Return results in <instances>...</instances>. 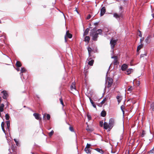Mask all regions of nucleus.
Wrapping results in <instances>:
<instances>
[{
    "instance_id": "1",
    "label": "nucleus",
    "mask_w": 154,
    "mask_h": 154,
    "mask_svg": "<svg viewBox=\"0 0 154 154\" xmlns=\"http://www.w3.org/2000/svg\"><path fill=\"white\" fill-rule=\"evenodd\" d=\"M102 32V30L100 29H98L96 31L95 28L93 29L91 31L90 35L91 36L94 40H97L98 37V35L101 34Z\"/></svg>"
},
{
    "instance_id": "2",
    "label": "nucleus",
    "mask_w": 154,
    "mask_h": 154,
    "mask_svg": "<svg viewBox=\"0 0 154 154\" xmlns=\"http://www.w3.org/2000/svg\"><path fill=\"white\" fill-rule=\"evenodd\" d=\"M106 84L107 87L109 88L111 86L113 83V80L112 78H107L106 79Z\"/></svg>"
},
{
    "instance_id": "3",
    "label": "nucleus",
    "mask_w": 154,
    "mask_h": 154,
    "mask_svg": "<svg viewBox=\"0 0 154 154\" xmlns=\"http://www.w3.org/2000/svg\"><path fill=\"white\" fill-rule=\"evenodd\" d=\"M113 17L117 20H119L121 18L123 17V15L122 13H119V14L115 13L113 14Z\"/></svg>"
},
{
    "instance_id": "4",
    "label": "nucleus",
    "mask_w": 154,
    "mask_h": 154,
    "mask_svg": "<svg viewBox=\"0 0 154 154\" xmlns=\"http://www.w3.org/2000/svg\"><path fill=\"white\" fill-rule=\"evenodd\" d=\"M117 40L112 39L110 41V44L111 45V48L112 50L114 49V46L116 43Z\"/></svg>"
},
{
    "instance_id": "5",
    "label": "nucleus",
    "mask_w": 154,
    "mask_h": 154,
    "mask_svg": "<svg viewBox=\"0 0 154 154\" xmlns=\"http://www.w3.org/2000/svg\"><path fill=\"white\" fill-rule=\"evenodd\" d=\"M114 123V121L113 119H111L109 121V129H111L113 127Z\"/></svg>"
},
{
    "instance_id": "6",
    "label": "nucleus",
    "mask_w": 154,
    "mask_h": 154,
    "mask_svg": "<svg viewBox=\"0 0 154 154\" xmlns=\"http://www.w3.org/2000/svg\"><path fill=\"white\" fill-rule=\"evenodd\" d=\"M67 37L68 38H72V35L71 34L69 33V31H68L66 32V35L65 36V40L66 42H67Z\"/></svg>"
},
{
    "instance_id": "7",
    "label": "nucleus",
    "mask_w": 154,
    "mask_h": 154,
    "mask_svg": "<svg viewBox=\"0 0 154 154\" xmlns=\"http://www.w3.org/2000/svg\"><path fill=\"white\" fill-rule=\"evenodd\" d=\"M2 93L3 94V98L4 99H6L8 96V94L6 91H3L2 92Z\"/></svg>"
},
{
    "instance_id": "8",
    "label": "nucleus",
    "mask_w": 154,
    "mask_h": 154,
    "mask_svg": "<svg viewBox=\"0 0 154 154\" xmlns=\"http://www.w3.org/2000/svg\"><path fill=\"white\" fill-rule=\"evenodd\" d=\"M104 128L105 129L107 130L108 129H109V124L106 122H104L103 124Z\"/></svg>"
},
{
    "instance_id": "9",
    "label": "nucleus",
    "mask_w": 154,
    "mask_h": 154,
    "mask_svg": "<svg viewBox=\"0 0 154 154\" xmlns=\"http://www.w3.org/2000/svg\"><path fill=\"white\" fill-rule=\"evenodd\" d=\"M106 12V10L105 8L103 7L100 10V16H102Z\"/></svg>"
},
{
    "instance_id": "10",
    "label": "nucleus",
    "mask_w": 154,
    "mask_h": 154,
    "mask_svg": "<svg viewBox=\"0 0 154 154\" xmlns=\"http://www.w3.org/2000/svg\"><path fill=\"white\" fill-rule=\"evenodd\" d=\"M75 82H72V85L71 86V88L72 91L73 90H75L77 92V91L76 90V88L75 86Z\"/></svg>"
},
{
    "instance_id": "11",
    "label": "nucleus",
    "mask_w": 154,
    "mask_h": 154,
    "mask_svg": "<svg viewBox=\"0 0 154 154\" xmlns=\"http://www.w3.org/2000/svg\"><path fill=\"white\" fill-rule=\"evenodd\" d=\"M128 68V66L126 64H123L122 65L121 67L122 69V70L124 71Z\"/></svg>"
},
{
    "instance_id": "12",
    "label": "nucleus",
    "mask_w": 154,
    "mask_h": 154,
    "mask_svg": "<svg viewBox=\"0 0 154 154\" xmlns=\"http://www.w3.org/2000/svg\"><path fill=\"white\" fill-rule=\"evenodd\" d=\"M33 116L36 119L38 120L40 119V118L39 114L38 113H34L33 114Z\"/></svg>"
},
{
    "instance_id": "13",
    "label": "nucleus",
    "mask_w": 154,
    "mask_h": 154,
    "mask_svg": "<svg viewBox=\"0 0 154 154\" xmlns=\"http://www.w3.org/2000/svg\"><path fill=\"white\" fill-rule=\"evenodd\" d=\"M133 71V70L131 69H129L125 72V73L127 75H129L131 74Z\"/></svg>"
},
{
    "instance_id": "14",
    "label": "nucleus",
    "mask_w": 154,
    "mask_h": 154,
    "mask_svg": "<svg viewBox=\"0 0 154 154\" xmlns=\"http://www.w3.org/2000/svg\"><path fill=\"white\" fill-rule=\"evenodd\" d=\"M97 151L101 153L102 154H103L104 153V151L102 149L99 148H97L95 149Z\"/></svg>"
},
{
    "instance_id": "15",
    "label": "nucleus",
    "mask_w": 154,
    "mask_h": 154,
    "mask_svg": "<svg viewBox=\"0 0 154 154\" xmlns=\"http://www.w3.org/2000/svg\"><path fill=\"white\" fill-rule=\"evenodd\" d=\"M151 38V35L148 36L145 39V42L147 43H148L149 42V39Z\"/></svg>"
},
{
    "instance_id": "16",
    "label": "nucleus",
    "mask_w": 154,
    "mask_h": 154,
    "mask_svg": "<svg viewBox=\"0 0 154 154\" xmlns=\"http://www.w3.org/2000/svg\"><path fill=\"white\" fill-rule=\"evenodd\" d=\"M4 105L3 103L1 104L0 106V112H2L4 110Z\"/></svg>"
},
{
    "instance_id": "17",
    "label": "nucleus",
    "mask_w": 154,
    "mask_h": 154,
    "mask_svg": "<svg viewBox=\"0 0 154 154\" xmlns=\"http://www.w3.org/2000/svg\"><path fill=\"white\" fill-rule=\"evenodd\" d=\"M85 151L87 153H91V151L89 148H85Z\"/></svg>"
},
{
    "instance_id": "18",
    "label": "nucleus",
    "mask_w": 154,
    "mask_h": 154,
    "mask_svg": "<svg viewBox=\"0 0 154 154\" xmlns=\"http://www.w3.org/2000/svg\"><path fill=\"white\" fill-rule=\"evenodd\" d=\"M101 116L102 117H104L106 115V112L105 111H103L101 113Z\"/></svg>"
},
{
    "instance_id": "19",
    "label": "nucleus",
    "mask_w": 154,
    "mask_h": 154,
    "mask_svg": "<svg viewBox=\"0 0 154 154\" xmlns=\"http://www.w3.org/2000/svg\"><path fill=\"white\" fill-rule=\"evenodd\" d=\"M143 45L142 44H141L139 45L137 48V51H139L142 48H143Z\"/></svg>"
},
{
    "instance_id": "20",
    "label": "nucleus",
    "mask_w": 154,
    "mask_h": 154,
    "mask_svg": "<svg viewBox=\"0 0 154 154\" xmlns=\"http://www.w3.org/2000/svg\"><path fill=\"white\" fill-rule=\"evenodd\" d=\"M89 31V29L88 28H87L85 31L84 33V35L85 36L87 35Z\"/></svg>"
},
{
    "instance_id": "21",
    "label": "nucleus",
    "mask_w": 154,
    "mask_h": 154,
    "mask_svg": "<svg viewBox=\"0 0 154 154\" xmlns=\"http://www.w3.org/2000/svg\"><path fill=\"white\" fill-rule=\"evenodd\" d=\"M1 126L2 130L5 133V130L4 128V123L3 122H2V123Z\"/></svg>"
},
{
    "instance_id": "22",
    "label": "nucleus",
    "mask_w": 154,
    "mask_h": 154,
    "mask_svg": "<svg viewBox=\"0 0 154 154\" xmlns=\"http://www.w3.org/2000/svg\"><path fill=\"white\" fill-rule=\"evenodd\" d=\"M88 51L89 55V56H91V52L92 51V49H91V48L88 47Z\"/></svg>"
},
{
    "instance_id": "23",
    "label": "nucleus",
    "mask_w": 154,
    "mask_h": 154,
    "mask_svg": "<svg viewBox=\"0 0 154 154\" xmlns=\"http://www.w3.org/2000/svg\"><path fill=\"white\" fill-rule=\"evenodd\" d=\"M94 62V60H90L89 61L88 64L90 66H92L93 65V63Z\"/></svg>"
},
{
    "instance_id": "24",
    "label": "nucleus",
    "mask_w": 154,
    "mask_h": 154,
    "mask_svg": "<svg viewBox=\"0 0 154 154\" xmlns=\"http://www.w3.org/2000/svg\"><path fill=\"white\" fill-rule=\"evenodd\" d=\"M16 66L18 67H20L22 65L20 62L19 61H17L16 63Z\"/></svg>"
},
{
    "instance_id": "25",
    "label": "nucleus",
    "mask_w": 154,
    "mask_h": 154,
    "mask_svg": "<svg viewBox=\"0 0 154 154\" xmlns=\"http://www.w3.org/2000/svg\"><path fill=\"white\" fill-rule=\"evenodd\" d=\"M90 38L89 36H86L85 37V42H89L90 40Z\"/></svg>"
},
{
    "instance_id": "26",
    "label": "nucleus",
    "mask_w": 154,
    "mask_h": 154,
    "mask_svg": "<svg viewBox=\"0 0 154 154\" xmlns=\"http://www.w3.org/2000/svg\"><path fill=\"white\" fill-rule=\"evenodd\" d=\"M151 108L152 109V110H154V103H152L151 104Z\"/></svg>"
},
{
    "instance_id": "27",
    "label": "nucleus",
    "mask_w": 154,
    "mask_h": 154,
    "mask_svg": "<svg viewBox=\"0 0 154 154\" xmlns=\"http://www.w3.org/2000/svg\"><path fill=\"white\" fill-rule=\"evenodd\" d=\"M116 98L118 100V103H119L121 101V97L119 96H117L116 97Z\"/></svg>"
},
{
    "instance_id": "28",
    "label": "nucleus",
    "mask_w": 154,
    "mask_h": 154,
    "mask_svg": "<svg viewBox=\"0 0 154 154\" xmlns=\"http://www.w3.org/2000/svg\"><path fill=\"white\" fill-rule=\"evenodd\" d=\"M6 124L8 128H9L10 126V122L9 121H6Z\"/></svg>"
},
{
    "instance_id": "29",
    "label": "nucleus",
    "mask_w": 154,
    "mask_h": 154,
    "mask_svg": "<svg viewBox=\"0 0 154 154\" xmlns=\"http://www.w3.org/2000/svg\"><path fill=\"white\" fill-rule=\"evenodd\" d=\"M54 133V131L53 130L51 131V132H50V133H48L49 136L50 137H51L53 135Z\"/></svg>"
},
{
    "instance_id": "30",
    "label": "nucleus",
    "mask_w": 154,
    "mask_h": 154,
    "mask_svg": "<svg viewBox=\"0 0 154 154\" xmlns=\"http://www.w3.org/2000/svg\"><path fill=\"white\" fill-rule=\"evenodd\" d=\"M112 58H115V60H114V63H115V64H117V57H112Z\"/></svg>"
},
{
    "instance_id": "31",
    "label": "nucleus",
    "mask_w": 154,
    "mask_h": 154,
    "mask_svg": "<svg viewBox=\"0 0 154 154\" xmlns=\"http://www.w3.org/2000/svg\"><path fill=\"white\" fill-rule=\"evenodd\" d=\"M9 115H8V114H6V115H5V119H6L7 120H8L9 119Z\"/></svg>"
},
{
    "instance_id": "32",
    "label": "nucleus",
    "mask_w": 154,
    "mask_h": 154,
    "mask_svg": "<svg viewBox=\"0 0 154 154\" xmlns=\"http://www.w3.org/2000/svg\"><path fill=\"white\" fill-rule=\"evenodd\" d=\"M60 103L62 105V106H64V104H63V100H62V99L61 98H60Z\"/></svg>"
},
{
    "instance_id": "33",
    "label": "nucleus",
    "mask_w": 154,
    "mask_h": 154,
    "mask_svg": "<svg viewBox=\"0 0 154 154\" xmlns=\"http://www.w3.org/2000/svg\"><path fill=\"white\" fill-rule=\"evenodd\" d=\"M14 141L16 143V145L17 146H18L19 145V144L18 141H17L16 139H14Z\"/></svg>"
},
{
    "instance_id": "34",
    "label": "nucleus",
    "mask_w": 154,
    "mask_h": 154,
    "mask_svg": "<svg viewBox=\"0 0 154 154\" xmlns=\"http://www.w3.org/2000/svg\"><path fill=\"white\" fill-rule=\"evenodd\" d=\"M26 71V69L24 68H21V72H25Z\"/></svg>"
},
{
    "instance_id": "35",
    "label": "nucleus",
    "mask_w": 154,
    "mask_h": 154,
    "mask_svg": "<svg viewBox=\"0 0 154 154\" xmlns=\"http://www.w3.org/2000/svg\"><path fill=\"white\" fill-rule=\"evenodd\" d=\"M121 110H122V111L123 112V114H124V106L123 105H122L121 106Z\"/></svg>"
},
{
    "instance_id": "36",
    "label": "nucleus",
    "mask_w": 154,
    "mask_h": 154,
    "mask_svg": "<svg viewBox=\"0 0 154 154\" xmlns=\"http://www.w3.org/2000/svg\"><path fill=\"white\" fill-rule=\"evenodd\" d=\"M132 89L133 88L131 86L128 89V91L130 92L132 91Z\"/></svg>"
},
{
    "instance_id": "37",
    "label": "nucleus",
    "mask_w": 154,
    "mask_h": 154,
    "mask_svg": "<svg viewBox=\"0 0 154 154\" xmlns=\"http://www.w3.org/2000/svg\"><path fill=\"white\" fill-rule=\"evenodd\" d=\"M106 98H105L101 102V104H103V103H105V102L106 101Z\"/></svg>"
},
{
    "instance_id": "38",
    "label": "nucleus",
    "mask_w": 154,
    "mask_h": 154,
    "mask_svg": "<svg viewBox=\"0 0 154 154\" xmlns=\"http://www.w3.org/2000/svg\"><path fill=\"white\" fill-rule=\"evenodd\" d=\"M91 146V145L90 144L87 143L85 148H89Z\"/></svg>"
},
{
    "instance_id": "39",
    "label": "nucleus",
    "mask_w": 154,
    "mask_h": 154,
    "mask_svg": "<svg viewBox=\"0 0 154 154\" xmlns=\"http://www.w3.org/2000/svg\"><path fill=\"white\" fill-rule=\"evenodd\" d=\"M91 17V15L90 14H88V16L86 17V19L87 20L89 19Z\"/></svg>"
},
{
    "instance_id": "40",
    "label": "nucleus",
    "mask_w": 154,
    "mask_h": 154,
    "mask_svg": "<svg viewBox=\"0 0 154 154\" xmlns=\"http://www.w3.org/2000/svg\"><path fill=\"white\" fill-rule=\"evenodd\" d=\"M121 131L122 132H123L124 131V126L123 125L121 127Z\"/></svg>"
},
{
    "instance_id": "41",
    "label": "nucleus",
    "mask_w": 154,
    "mask_h": 154,
    "mask_svg": "<svg viewBox=\"0 0 154 154\" xmlns=\"http://www.w3.org/2000/svg\"><path fill=\"white\" fill-rule=\"evenodd\" d=\"M69 129L71 131H74L73 129V128L72 127H69Z\"/></svg>"
},
{
    "instance_id": "42",
    "label": "nucleus",
    "mask_w": 154,
    "mask_h": 154,
    "mask_svg": "<svg viewBox=\"0 0 154 154\" xmlns=\"http://www.w3.org/2000/svg\"><path fill=\"white\" fill-rule=\"evenodd\" d=\"M100 125L101 127H102L103 126V122L100 121Z\"/></svg>"
},
{
    "instance_id": "43",
    "label": "nucleus",
    "mask_w": 154,
    "mask_h": 154,
    "mask_svg": "<svg viewBox=\"0 0 154 154\" xmlns=\"http://www.w3.org/2000/svg\"><path fill=\"white\" fill-rule=\"evenodd\" d=\"M47 118L48 120H49L50 118V115L49 114H47Z\"/></svg>"
},
{
    "instance_id": "44",
    "label": "nucleus",
    "mask_w": 154,
    "mask_h": 154,
    "mask_svg": "<svg viewBox=\"0 0 154 154\" xmlns=\"http://www.w3.org/2000/svg\"><path fill=\"white\" fill-rule=\"evenodd\" d=\"M145 134V132L144 131H143L142 132V135H141V136L142 137H143Z\"/></svg>"
},
{
    "instance_id": "45",
    "label": "nucleus",
    "mask_w": 154,
    "mask_h": 154,
    "mask_svg": "<svg viewBox=\"0 0 154 154\" xmlns=\"http://www.w3.org/2000/svg\"><path fill=\"white\" fill-rule=\"evenodd\" d=\"M138 34L139 36H140V37H142V34L141 33V32L140 31H139V33H138Z\"/></svg>"
},
{
    "instance_id": "46",
    "label": "nucleus",
    "mask_w": 154,
    "mask_h": 154,
    "mask_svg": "<svg viewBox=\"0 0 154 154\" xmlns=\"http://www.w3.org/2000/svg\"><path fill=\"white\" fill-rule=\"evenodd\" d=\"M89 99L90 100V101L91 103V104H93L94 103L93 100H92V99H91V98L90 97H89Z\"/></svg>"
},
{
    "instance_id": "47",
    "label": "nucleus",
    "mask_w": 154,
    "mask_h": 154,
    "mask_svg": "<svg viewBox=\"0 0 154 154\" xmlns=\"http://www.w3.org/2000/svg\"><path fill=\"white\" fill-rule=\"evenodd\" d=\"M87 117L89 120H90L91 119V117L89 115H87Z\"/></svg>"
},
{
    "instance_id": "48",
    "label": "nucleus",
    "mask_w": 154,
    "mask_h": 154,
    "mask_svg": "<svg viewBox=\"0 0 154 154\" xmlns=\"http://www.w3.org/2000/svg\"><path fill=\"white\" fill-rule=\"evenodd\" d=\"M92 105L94 108H96V106L94 104V103L92 104Z\"/></svg>"
},
{
    "instance_id": "49",
    "label": "nucleus",
    "mask_w": 154,
    "mask_h": 154,
    "mask_svg": "<svg viewBox=\"0 0 154 154\" xmlns=\"http://www.w3.org/2000/svg\"><path fill=\"white\" fill-rule=\"evenodd\" d=\"M20 68H19V67H17V69H16L18 71H19L20 70Z\"/></svg>"
},
{
    "instance_id": "50",
    "label": "nucleus",
    "mask_w": 154,
    "mask_h": 154,
    "mask_svg": "<svg viewBox=\"0 0 154 154\" xmlns=\"http://www.w3.org/2000/svg\"><path fill=\"white\" fill-rule=\"evenodd\" d=\"M137 85H140V82L138 81L137 82Z\"/></svg>"
},
{
    "instance_id": "51",
    "label": "nucleus",
    "mask_w": 154,
    "mask_h": 154,
    "mask_svg": "<svg viewBox=\"0 0 154 154\" xmlns=\"http://www.w3.org/2000/svg\"><path fill=\"white\" fill-rule=\"evenodd\" d=\"M86 130L88 131H90V129H89V128H87L86 129Z\"/></svg>"
},
{
    "instance_id": "52",
    "label": "nucleus",
    "mask_w": 154,
    "mask_h": 154,
    "mask_svg": "<svg viewBox=\"0 0 154 154\" xmlns=\"http://www.w3.org/2000/svg\"><path fill=\"white\" fill-rule=\"evenodd\" d=\"M143 39H141L140 40V42L141 43L143 41Z\"/></svg>"
},
{
    "instance_id": "53",
    "label": "nucleus",
    "mask_w": 154,
    "mask_h": 154,
    "mask_svg": "<svg viewBox=\"0 0 154 154\" xmlns=\"http://www.w3.org/2000/svg\"><path fill=\"white\" fill-rule=\"evenodd\" d=\"M152 16L153 17H154V13L152 14Z\"/></svg>"
},
{
    "instance_id": "54",
    "label": "nucleus",
    "mask_w": 154,
    "mask_h": 154,
    "mask_svg": "<svg viewBox=\"0 0 154 154\" xmlns=\"http://www.w3.org/2000/svg\"><path fill=\"white\" fill-rule=\"evenodd\" d=\"M90 60H91V58H88V61Z\"/></svg>"
},
{
    "instance_id": "55",
    "label": "nucleus",
    "mask_w": 154,
    "mask_h": 154,
    "mask_svg": "<svg viewBox=\"0 0 154 154\" xmlns=\"http://www.w3.org/2000/svg\"><path fill=\"white\" fill-rule=\"evenodd\" d=\"M1 97H0V102H1Z\"/></svg>"
},
{
    "instance_id": "56",
    "label": "nucleus",
    "mask_w": 154,
    "mask_h": 154,
    "mask_svg": "<svg viewBox=\"0 0 154 154\" xmlns=\"http://www.w3.org/2000/svg\"><path fill=\"white\" fill-rule=\"evenodd\" d=\"M51 129V128H48V129Z\"/></svg>"
},
{
    "instance_id": "57",
    "label": "nucleus",
    "mask_w": 154,
    "mask_h": 154,
    "mask_svg": "<svg viewBox=\"0 0 154 154\" xmlns=\"http://www.w3.org/2000/svg\"><path fill=\"white\" fill-rule=\"evenodd\" d=\"M51 129V128H48V129Z\"/></svg>"
},
{
    "instance_id": "58",
    "label": "nucleus",
    "mask_w": 154,
    "mask_h": 154,
    "mask_svg": "<svg viewBox=\"0 0 154 154\" xmlns=\"http://www.w3.org/2000/svg\"><path fill=\"white\" fill-rule=\"evenodd\" d=\"M51 129V128H48V129Z\"/></svg>"
},
{
    "instance_id": "59",
    "label": "nucleus",
    "mask_w": 154,
    "mask_h": 154,
    "mask_svg": "<svg viewBox=\"0 0 154 154\" xmlns=\"http://www.w3.org/2000/svg\"><path fill=\"white\" fill-rule=\"evenodd\" d=\"M153 37H154V34H153Z\"/></svg>"
}]
</instances>
